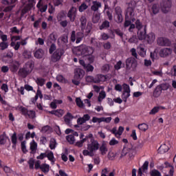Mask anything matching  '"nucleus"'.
I'll return each mask as SVG.
<instances>
[{"label":"nucleus","instance_id":"nucleus-17","mask_svg":"<svg viewBox=\"0 0 176 176\" xmlns=\"http://www.w3.org/2000/svg\"><path fill=\"white\" fill-rule=\"evenodd\" d=\"M20 68V62L15 60L10 65L11 72H17Z\"/></svg>","mask_w":176,"mask_h":176},{"label":"nucleus","instance_id":"nucleus-2","mask_svg":"<svg viewBox=\"0 0 176 176\" xmlns=\"http://www.w3.org/2000/svg\"><path fill=\"white\" fill-rule=\"evenodd\" d=\"M73 53L76 56H89L90 52H89V47L85 45H81L78 47H75L73 50Z\"/></svg>","mask_w":176,"mask_h":176},{"label":"nucleus","instance_id":"nucleus-62","mask_svg":"<svg viewBox=\"0 0 176 176\" xmlns=\"http://www.w3.org/2000/svg\"><path fill=\"white\" fill-rule=\"evenodd\" d=\"M90 128H91V126L89 124H82L80 126V130L82 131H87Z\"/></svg>","mask_w":176,"mask_h":176},{"label":"nucleus","instance_id":"nucleus-46","mask_svg":"<svg viewBox=\"0 0 176 176\" xmlns=\"http://www.w3.org/2000/svg\"><path fill=\"white\" fill-rule=\"evenodd\" d=\"M46 157H47L50 162H54V153H53V151H50V153H48Z\"/></svg>","mask_w":176,"mask_h":176},{"label":"nucleus","instance_id":"nucleus-51","mask_svg":"<svg viewBox=\"0 0 176 176\" xmlns=\"http://www.w3.org/2000/svg\"><path fill=\"white\" fill-rule=\"evenodd\" d=\"M160 87L161 88V90L163 91H166V90H168L169 87H170V85L167 84V83H163L159 85Z\"/></svg>","mask_w":176,"mask_h":176},{"label":"nucleus","instance_id":"nucleus-14","mask_svg":"<svg viewBox=\"0 0 176 176\" xmlns=\"http://www.w3.org/2000/svg\"><path fill=\"white\" fill-rule=\"evenodd\" d=\"M99 151L102 156L107 155V152H108V147L107 145L106 141H102V144L99 146Z\"/></svg>","mask_w":176,"mask_h":176},{"label":"nucleus","instance_id":"nucleus-10","mask_svg":"<svg viewBox=\"0 0 176 176\" xmlns=\"http://www.w3.org/2000/svg\"><path fill=\"white\" fill-rule=\"evenodd\" d=\"M159 46H170L171 41L166 37H159L157 40Z\"/></svg>","mask_w":176,"mask_h":176},{"label":"nucleus","instance_id":"nucleus-37","mask_svg":"<svg viewBox=\"0 0 176 176\" xmlns=\"http://www.w3.org/2000/svg\"><path fill=\"white\" fill-rule=\"evenodd\" d=\"M83 41V33L78 32L76 34V43H80Z\"/></svg>","mask_w":176,"mask_h":176},{"label":"nucleus","instance_id":"nucleus-34","mask_svg":"<svg viewBox=\"0 0 176 176\" xmlns=\"http://www.w3.org/2000/svg\"><path fill=\"white\" fill-rule=\"evenodd\" d=\"M147 41L148 43H152L153 41H155V35L153 34H148V35H146V38L144 39Z\"/></svg>","mask_w":176,"mask_h":176},{"label":"nucleus","instance_id":"nucleus-56","mask_svg":"<svg viewBox=\"0 0 176 176\" xmlns=\"http://www.w3.org/2000/svg\"><path fill=\"white\" fill-rule=\"evenodd\" d=\"M87 8H89V6H87V5H86V3H82L78 8V10L79 12H85V10H86V9H87Z\"/></svg>","mask_w":176,"mask_h":176},{"label":"nucleus","instance_id":"nucleus-55","mask_svg":"<svg viewBox=\"0 0 176 176\" xmlns=\"http://www.w3.org/2000/svg\"><path fill=\"white\" fill-rule=\"evenodd\" d=\"M151 176H162V173L156 169H154L150 172Z\"/></svg>","mask_w":176,"mask_h":176},{"label":"nucleus","instance_id":"nucleus-52","mask_svg":"<svg viewBox=\"0 0 176 176\" xmlns=\"http://www.w3.org/2000/svg\"><path fill=\"white\" fill-rule=\"evenodd\" d=\"M84 69H85L87 72H93V71H94V67H93V65H91L90 64L86 65V66L84 67Z\"/></svg>","mask_w":176,"mask_h":176},{"label":"nucleus","instance_id":"nucleus-8","mask_svg":"<svg viewBox=\"0 0 176 176\" xmlns=\"http://www.w3.org/2000/svg\"><path fill=\"white\" fill-rule=\"evenodd\" d=\"M160 8L163 13H168L171 8V0H162Z\"/></svg>","mask_w":176,"mask_h":176},{"label":"nucleus","instance_id":"nucleus-41","mask_svg":"<svg viewBox=\"0 0 176 176\" xmlns=\"http://www.w3.org/2000/svg\"><path fill=\"white\" fill-rule=\"evenodd\" d=\"M130 53L132 56L131 57H133L135 60H138V54H137V50L135 48L131 49Z\"/></svg>","mask_w":176,"mask_h":176},{"label":"nucleus","instance_id":"nucleus-20","mask_svg":"<svg viewBox=\"0 0 176 176\" xmlns=\"http://www.w3.org/2000/svg\"><path fill=\"white\" fill-rule=\"evenodd\" d=\"M107 80V76L104 74H98L95 76V83H100Z\"/></svg>","mask_w":176,"mask_h":176},{"label":"nucleus","instance_id":"nucleus-54","mask_svg":"<svg viewBox=\"0 0 176 176\" xmlns=\"http://www.w3.org/2000/svg\"><path fill=\"white\" fill-rule=\"evenodd\" d=\"M56 145H57V142H56V139H53L50 141V149H56Z\"/></svg>","mask_w":176,"mask_h":176},{"label":"nucleus","instance_id":"nucleus-11","mask_svg":"<svg viewBox=\"0 0 176 176\" xmlns=\"http://www.w3.org/2000/svg\"><path fill=\"white\" fill-rule=\"evenodd\" d=\"M67 17H69L72 23H74V21H75V19L76 17V8L75 7H72L69 9L67 13Z\"/></svg>","mask_w":176,"mask_h":176},{"label":"nucleus","instance_id":"nucleus-64","mask_svg":"<svg viewBox=\"0 0 176 176\" xmlns=\"http://www.w3.org/2000/svg\"><path fill=\"white\" fill-rule=\"evenodd\" d=\"M10 32L12 34H20V30L19 29H17V27L14 26L12 28H10Z\"/></svg>","mask_w":176,"mask_h":176},{"label":"nucleus","instance_id":"nucleus-60","mask_svg":"<svg viewBox=\"0 0 176 176\" xmlns=\"http://www.w3.org/2000/svg\"><path fill=\"white\" fill-rule=\"evenodd\" d=\"M128 42L129 43H137L138 42V38H137V36H133L129 39Z\"/></svg>","mask_w":176,"mask_h":176},{"label":"nucleus","instance_id":"nucleus-16","mask_svg":"<svg viewBox=\"0 0 176 176\" xmlns=\"http://www.w3.org/2000/svg\"><path fill=\"white\" fill-rule=\"evenodd\" d=\"M85 76V71L82 69H76L74 72V79H82Z\"/></svg>","mask_w":176,"mask_h":176},{"label":"nucleus","instance_id":"nucleus-27","mask_svg":"<svg viewBox=\"0 0 176 176\" xmlns=\"http://www.w3.org/2000/svg\"><path fill=\"white\" fill-rule=\"evenodd\" d=\"M71 119H74V116L69 112L67 113L64 116V121L66 124H71Z\"/></svg>","mask_w":176,"mask_h":176},{"label":"nucleus","instance_id":"nucleus-9","mask_svg":"<svg viewBox=\"0 0 176 176\" xmlns=\"http://www.w3.org/2000/svg\"><path fill=\"white\" fill-rule=\"evenodd\" d=\"M122 11L120 7H116L115 8L114 19L115 21L118 23H120L123 21V15L122 14Z\"/></svg>","mask_w":176,"mask_h":176},{"label":"nucleus","instance_id":"nucleus-30","mask_svg":"<svg viewBox=\"0 0 176 176\" xmlns=\"http://www.w3.org/2000/svg\"><path fill=\"white\" fill-rule=\"evenodd\" d=\"M21 3L27 5L28 8H32L34 6V0H21Z\"/></svg>","mask_w":176,"mask_h":176},{"label":"nucleus","instance_id":"nucleus-26","mask_svg":"<svg viewBox=\"0 0 176 176\" xmlns=\"http://www.w3.org/2000/svg\"><path fill=\"white\" fill-rule=\"evenodd\" d=\"M35 82L37 85L40 86V87H42L45 86V83H46V79L42 77H38L35 79Z\"/></svg>","mask_w":176,"mask_h":176},{"label":"nucleus","instance_id":"nucleus-40","mask_svg":"<svg viewBox=\"0 0 176 176\" xmlns=\"http://www.w3.org/2000/svg\"><path fill=\"white\" fill-rule=\"evenodd\" d=\"M87 22V20L86 19V17L82 16L80 19L81 30H85V28H86V23Z\"/></svg>","mask_w":176,"mask_h":176},{"label":"nucleus","instance_id":"nucleus-3","mask_svg":"<svg viewBox=\"0 0 176 176\" xmlns=\"http://www.w3.org/2000/svg\"><path fill=\"white\" fill-rule=\"evenodd\" d=\"M126 68L128 71H135L138 66V62L134 57H129L125 60Z\"/></svg>","mask_w":176,"mask_h":176},{"label":"nucleus","instance_id":"nucleus-19","mask_svg":"<svg viewBox=\"0 0 176 176\" xmlns=\"http://www.w3.org/2000/svg\"><path fill=\"white\" fill-rule=\"evenodd\" d=\"M18 74H19V76H21V78H25L26 76H28V75H30V72L26 68L23 67L19 69L18 72Z\"/></svg>","mask_w":176,"mask_h":176},{"label":"nucleus","instance_id":"nucleus-61","mask_svg":"<svg viewBox=\"0 0 176 176\" xmlns=\"http://www.w3.org/2000/svg\"><path fill=\"white\" fill-rule=\"evenodd\" d=\"M60 41L61 42L65 43V45H67V43H68V34H64L63 36H62Z\"/></svg>","mask_w":176,"mask_h":176},{"label":"nucleus","instance_id":"nucleus-53","mask_svg":"<svg viewBox=\"0 0 176 176\" xmlns=\"http://www.w3.org/2000/svg\"><path fill=\"white\" fill-rule=\"evenodd\" d=\"M165 164L167 167H171L169 171L170 176H173L174 175V166H172L171 164L168 162H165Z\"/></svg>","mask_w":176,"mask_h":176},{"label":"nucleus","instance_id":"nucleus-6","mask_svg":"<svg viewBox=\"0 0 176 176\" xmlns=\"http://www.w3.org/2000/svg\"><path fill=\"white\" fill-rule=\"evenodd\" d=\"M17 137L19 141H23L24 140V135L23 133H19L17 135V133L14 132L11 135V142L12 144V148H16L17 146Z\"/></svg>","mask_w":176,"mask_h":176},{"label":"nucleus","instance_id":"nucleus-29","mask_svg":"<svg viewBox=\"0 0 176 176\" xmlns=\"http://www.w3.org/2000/svg\"><path fill=\"white\" fill-rule=\"evenodd\" d=\"M123 89H124V96L126 93V98H129L130 97V86L126 83L123 84Z\"/></svg>","mask_w":176,"mask_h":176},{"label":"nucleus","instance_id":"nucleus-49","mask_svg":"<svg viewBox=\"0 0 176 176\" xmlns=\"http://www.w3.org/2000/svg\"><path fill=\"white\" fill-rule=\"evenodd\" d=\"M56 50H57V47L56 46V44L52 43L49 49L50 54H52Z\"/></svg>","mask_w":176,"mask_h":176},{"label":"nucleus","instance_id":"nucleus-25","mask_svg":"<svg viewBox=\"0 0 176 176\" xmlns=\"http://www.w3.org/2000/svg\"><path fill=\"white\" fill-rule=\"evenodd\" d=\"M8 140H9V136L6 135V132H3V134L0 135V145H5Z\"/></svg>","mask_w":176,"mask_h":176},{"label":"nucleus","instance_id":"nucleus-18","mask_svg":"<svg viewBox=\"0 0 176 176\" xmlns=\"http://www.w3.org/2000/svg\"><path fill=\"white\" fill-rule=\"evenodd\" d=\"M35 64L34 63V61L29 60L28 61L25 66H23L27 70L29 74H31L34 69Z\"/></svg>","mask_w":176,"mask_h":176},{"label":"nucleus","instance_id":"nucleus-45","mask_svg":"<svg viewBox=\"0 0 176 176\" xmlns=\"http://www.w3.org/2000/svg\"><path fill=\"white\" fill-rule=\"evenodd\" d=\"M8 47H9V44L8 43V42L2 41L1 43H0L1 50H5L8 49Z\"/></svg>","mask_w":176,"mask_h":176},{"label":"nucleus","instance_id":"nucleus-63","mask_svg":"<svg viewBox=\"0 0 176 176\" xmlns=\"http://www.w3.org/2000/svg\"><path fill=\"white\" fill-rule=\"evenodd\" d=\"M55 116H58V118H61L63 115H64V110L63 109H58L56 110Z\"/></svg>","mask_w":176,"mask_h":176},{"label":"nucleus","instance_id":"nucleus-57","mask_svg":"<svg viewBox=\"0 0 176 176\" xmlns=\"http://www.w3.org/2000/svg\"><path fill=\"white\" fill-rule=\"evenodd\" d=\"M49 8H48V13H50V14H53V13L54 12H56V8H54V6H53V5H52V3H49Z\"/></svg>","mask_w":176,"mask_h":176},{"label":"nucleus","instance_id":"nucleus-38","mask_svg":"<svg viewBox=\"0 0 176 176\" xmlns=\"http://www.w3.org/2000/svg\"><path fill=\"white\" fill-rule=\"evenodd\" d=\"M66 140L71 145H74L75 144V137L73 135H69L66 137Z\"/></svg>","mask_w":176,"mask_h":176},{"label":"nucleus","instance_id":"nucleus-42","mask_svg":"<svg viewBox=\"0 0 176 176\" xmlns=\"http://www.w3.org/2000/svg\"><path fill=\"white\" fill-rule=\"evenodd\" d=\"M139 49V56H140V57H145V56H146V50H145V48L140 47Z\"/></svg>","mask_w":176,"mask_h":176},{"label":"nucleus","instance_id":"nucleus-58","mask_svg":"<svg viewBox=\"0 0 176 176\" xmlns=\"http://www.w3.org/2000/svg\"><path fill=\"white\" fill-rule=\"evenodd\" d=\"M70 41L74 43L76 41V32L75 30H73L72 32L71 37H70Z\"/></svg>","mask_w":176,"mask_h":176},{"label":"nucleus","instance_id":"nucleus-33","mask_svg":"<svg viewBox=\"0 0 176 176\" xmlns=\"http://www.w3.org/2000/svg\"><path fill=\"white\" fill-rule=\"evenodd\" d=\"M49 168H50V166L49 164H43L41 166V169L40 170H41V171H43V173H46L49 172V170H50Z\"/></svg>","mask_w":176,"mask_h":176},{"label":"nucleus","instance_id":"nucleus-15","mask_svg":"<svg viewBox=\"0 0 176 176\" xmlns=\"http://www.w3.org/2000/svg\"><path fill=\"white\" fill-rule=\"evenodd\" d=\"M102 4L100 1H92V6H91V10L92 12H98V10L102 8Z\"/></svg>","mask_w":176,"mask_h":176},{"label":"nucleus","instance_id":"nucleus-1","mask_svg":"<svg viewBox=\"0 0 176 176\" xmlns=\"http://www.w3.org/2000/svg\"><path fill=\"white\" fill-rule=\"evenodd\" d=\"M137 6V2L133 0L131 1L128 4V8H126L125 11V22L124 23V27L125 28H127V27H129V25H131V21H134L135 19H134L135 13L134 10L135 9V7Z\"/></svg>","mask_w":176,"mask_h":176},{"label":"nucleus","instance_id":"nucleus-4","mask_svg":"<svg viewBox=\"0 0 176 176\" xmlns=\"http://www.w3.org/2000/svg\"><path fill=\"white\" fill-rule=\"evenodd\" d=\"M17 0H2L1 3L3 5H7L8 6L6 7L3 12L5 13H9L10 12H12L13 10V8L16 6V3H17Z\"/></svg>","mask_w":176,"mask_h":176},{"label":"nucleus","instance_id":"nucleus-13","mask_svg":"<svg viewBox=\"0 0 176 176\" xmlns=\"http://www.w3.org/2000/svg\"><path fill=\"white\" fill-rule=\"evenodd\" d=\"M89 120H90V115L84 114L82 117H80L77 119V123L82 126L84 123L89 122Z\"/></svg>","mask_w":176,"mask_h":176},{"label":"nucleus","instance_id":"nucleus-43","mask_svg":"<svg viewBox=\"0 0 176 176\" xmlns=\"http://www.w3.org/2000/svg\"><path fill=\"white\" fill-rule=\"evenodd\" d=\"M85 80L87 83H96V77L94 78L91 76H87L85 78Z\"/></svg>","mask_w":176,"mask_h":176},{"label":"nucleus","instance_id":"nucleus-35","mask_svg":"<svg viewBox=\"0 0 176 176\" xmlns=\"http://www.w3.org/2000/svg\"><path fill=\"white\" fill-rule=\"evenodd\" d=\"M138 128L139 129V130H141V131H146V130L149 129V126L146 123H142L138 124Z\"/></svg>","mask_w":176,"mask_h":176},{"label":"nucleus","instance_id":"nucleus-32","mask_svg":"<svg viewBox=\"0 0 176 176\" xmlns=\"http://www.w3.org/2000/svg\"><path fill=\"white\" fill-rule=\"evenodd\" d=\"M153 14H157L159 13V10H160V6L159 4H154L151 8Z\"/></svg>","mask_w":176,"mask_h":176},{"label":"nucleus","instance_id":"nucleus-22","mask_svg":"<svg viewBox=\"0 0 176 176\" xmlns=\"http://www.w3.org/2000/svg\"><path fill=\"white\" fill-rule=\"evenodd\" d=\"M168 54H171V49L170 48H164L160 51V56L161 57H167Z\"/></svg>","mask_w":176,"mask_h":176},{"label":"nucleus","instance_id":"nucleus-36","mask_svg":"<svg viewBox=\"0 0 176 176\" xmlns=\"http://www.w3.org/2000/svg\"><path fill=\"white\" fill-rule=\"evenodd\" d=\"M27 116L30 119H35L36 118V113L34 110H28Z\"/></svg>","mask_w":176,"mask_h":176},{"label":"nucleus","instance_id":"nucleus-44","mask_svg":"<svg viewBox=\"0 0 176 176\" xmlns=\"http://www.w3.org/2000/svg\"><path fill=\"white\" fill-rule=\"evenodd\" d=\"M76 104L77 106H78L79 108H83V107H85V104H83V102L80 98H76Z\"/></svg>","mask_w":176,"mask_h":176},{"label":"nucleus","instance_id":"nucleus-24","mask_svg":"<svg viewBox=\"0 0 176 176\" xmlns=\"http://www.w3.org/2000/svg\"><path fill=\"white\" fill-rule=\"evenodd\" d=\"M45 54V51H43L41 48L38 49L34 54L35 58L41 59L43 57Z\"/></svg>","mask_w":176,"mask_h":176},{"label":"nucleus","instance_id":"nucleus-28","mask_svg":"<svg viewBox=\"0 0 176 176\" xmlns=\"http://www.w3.org/2000/svg\"><path fill=\"white\" fill-rule=\"evenodd\" d=\"M162 88H160V86L158 85L155 87L154 91H153V97L155 98H157V97L160 96V94H162Z\"/></svg>","mask_w":176,"mask_h":176},{"label":"nucleus","instance_id":"nucleus-23","mask_svg":"<svg viewBox=\"0 0 176 176\" xmlns=\"http://www.w3.org/2000/svg\"><path fill=\"white\" fill-rule=\"evenodd\" d=\"M170 148L168 146L166 145V144H162L158 148V153L163 155V153H166V152H168Z\"/></svg>","mask_w":176,"mask_h":176},{"label":"nucleus","instance_id":"nucleus-7","mask_svg":"<svg viewBox=\"0 0 176 176\" xmlns=\"http://www.w3.org/2000/svg\"><path fill=\"white\" fill-rule=\"evenodd\" d=\"M100 148V143H98V140L94 139H91V143L87 144V149L91 152H96V151H98Z\"/></svg>","mask_w":176,"mask_h":176},{"label":"nucleus","instance_id":"nucleus-50","mask_svg":"<svg viewBox=\"0 0 176 176\" xmlns=\"http://www.w3.org/2000/svg\"><path fill=\"white\" fill-rule=\"evenodd\" d=\"M160 109V107H155L151 110V111L149 112V115H156V113L159 112Z\"/></svg>","mask_w":176,"mask_h":176},{"label":"nucleus","instance_id":"nucleus-31","mask_svg":"<svg viewBox=\"0 0 176 176\" xmlns=\"http://www.w3.org/2000/svg\"><path fill=\"white\" fill-rule=\"evenodd\" d=\"M110 23L109 21H104L102 23V25L99 27L100 30H107V28H109L110 27Z\"/></svg>","mask_w":176,"mask_h":176},{"label":"nucleus","instance_id":"nucleus-21","mask_svg":"<svg viewBox=\"0 0 176 176\" xmlns=\"http://www.w3.org/2000/svg\"><path fill=\"white\" fill-rule=\"evenodd\" d=\"M30 153L32 155H35L36 153V150L38 149V144L35 140H33V142L30 143Z\"/></svg>","mask_w":176,"mask_h":176},{"label":"nucleus","instance_id":"nucleus-12","mask_svg":"<svg viewBox=\"0 0 176 176\" xmlns=\"http://www.w3.org/2000/svg\"><path fill=\"white\" fill-rule=\"evenodd\" d=\"M138 38L140 41L146 39V25L144 26L143 29L138 30Z\"/></svg>","mask_w":176,"mask_h":176},{"label":"nucleus","instance_id":"nucleus-59","mask_svg":"<svg viewBox=\"0 0 176 176\" xmlns=\"http://www.w3.org/2000/svg\"><path fill=\"white\" fill-rule=\"evenodd\" d=\"M23 56L24 58H31V57H32L31 52L25 50L23 52Z\"/></svg>","mask_w":176,"mask_h":176},{"label":"nucleus","instance_id":"nucleus-47","mask_svg":"<svg viewBox=\"0 0 176 176\" xmlns=\"http://www.w3.org/2000/svg\"><path fill=\"white\" fill-rule=\"evenodd\" d=\"M19 109H20L22 115H23L24 116H27V115L28 113V111H29L28 109H27V108H25V107H24L23 106H21L19 107Z\"/></svg>","mask_w":176,"mask_h":176},{"label":"nucleus","instance_id":"nucleus-5","mask_svg":"<svg viewBox=\"0 0 176 176\" xmlns=\"http://www.w3.org/2000/svg\"><path fill=\"white\" fill-rule=\"evenodd\" d=\"M65 52L61 48H58L56 51L52 54L51 60L52 63H57L59 60H61V57L64 55Z\"/></svg>","mask_w":176,"mask_h":176},{"label":"nucleus","instance_id":"nucleus-48","mask_svg":"<svg viewBox=\"0 0 176 176\" xmlns=\"http://www.w3.org/2000/svg\"><path fill=\"white\" fill-rule=\"evenodd\" d=\"M21 151L23 153L26 154L28 153V150H27V146H25V141H23L21 142Z\"/></svg>","mask_w":176,"mask_h":176},{"label":"nucleus","instance_id":"nucleus-39","mask_svg":"<svg viewBox=\"0 0 176 176\" xmlns=\"http://www.w3.org/2000/svg\"><path fill=\"white\" fill-rule=\"evenodd\" d=\"M135 28L138 29V31H140V30H144V25H142V23H141L140 19L136 20Z\"/></svg>","mask_w":176,"mask_h":176}]
</instances>
